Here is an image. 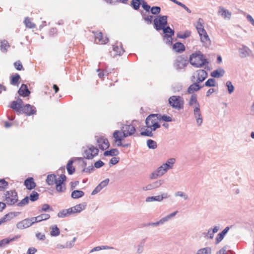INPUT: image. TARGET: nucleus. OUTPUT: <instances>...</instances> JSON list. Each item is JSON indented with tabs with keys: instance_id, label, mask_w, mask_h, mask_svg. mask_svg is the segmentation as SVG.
<instances>
[{
	"instance_id": "obj_7",
	"label": "nucleus",
	"mask_w": 254,
	"mask_h": 254,
	"mask_svg": "<svg viewBox=\"0 0 254 254\" xmlns=\"http://www.w3.org/2000/svg\"><path fill=\"white\" fill-rule=\"evenodd\" d=\"M188 63L189 61L187 57L182 55L177 57L174 66L176 70L180 71L187 66Z\"/></svg>"
},
{
	"instance_id": "obj_34",
	"label": "nucleus",
	"mask_w": 254,
	"mask_h": 254,
	"mask_svg": "<svg viewBox=\"0 0 254 254\" xmlns=\"http://www.w3.org/2000/svg\"><path fill=\"white\" fill-rule=\"evenodd\" d=\"M176 162V159L174 158H170L168 159L166 162L163 164L164 167L168 170L172 169Z\"/></svg>"
},
{
	"instance_id": "obj_4",
	"label": "nucleus",
	"mask_w": 254,
	"mask_h": 254,
	"mask_svg": "<svg viewBox=\"0 0 254 254\" xmlns=\"http://www.w3.org/2000/svg\"><path fill=\"white\" fill-rule=\"evenodd\" d=\"M83 156L87 159H93L99 153V149L93 145H88L87 147H83Z\"/></svg>"
},
{
	"instance_id": "obj_24",
	"label": "nucleus",
	"mask_w": 254,
	"mask_h": 254,
	"mask_svg": "<svg viewBox=\"0 0 254 254\" xmlns=\"http://www.w3.org/2000/svg\"><path fill=\"white\" fill-rule=\"evenodd\" d=\"M50 218V215L49 214L43 213L38 216L32 217V219L34 224L36 223L40 222L43 220H46Z\"/></svg>"
},
{
	"instance_id": "obj_20",
	"label": "nucleus",
	"mask_w": 254,
	"mask_h": 254,
	"mask_svg": "<svg viewBox=\"0 0 254 254\" xmlns=\"http://www.w3.org/2000/svg\"><path fill=\"white\" fill-rule=\"evenodd\" d=\"M197 83H200L204 81L207 77V73L204 69H199L196 71Z\"/></svg>"
},
{
	"instance_id": "obj_28",
	"label": "nucleus",
	"mask_w": 254,
	"mask_h": 254,
	"mask_svg": "<svg viewBox=\"0 0 254 254\" xmlns=\"http://www.w3.org/2000/svg\"><path fill=\"white\" fill-rule=\"evenodd\" d=\"M113 49L114 52L115 53V55L120 56L125 52L121 43H117L115 45H114L113 46Z\"/></svg>"
},
{
	"instance_id": "obj_21",
	"label": "nucleus",
	"mask_w": 254,
	"mask_h": 254,
	"mask_svg": "<svg viewBox=\"0 0 254 254\" xmlns=\"http://www.w3.org/2000/svg\"><path fill=\"white\" fill-rule=\"evenodd\" d=\"M220 228L218 226H214L213 228H209L206 233L204 234V237L207 239H213L214 234L217 233Z\"/></svg>"
},
{
	"instance_id": "obj_53",
	"label": "nucleus",
	"mask_w": 254,
	"mask_h": 254,
	"mask_svg": "<svg viewBox=\"0 0 254 254\" xmlns=\"http://www.w3.org/2000/svg\"><path fill=\"white\" fill-rule=\"evenodd\" d=\"M113 249L112 247H108V246H98L94 247L93 248L90 252V253H93L96 251H99L102 250H107V249Z\"/></svg>"
},
{
	"instance_id": "obj_56",
	"label": "nucleus",
	"mask_w": 254,
	"mask_h": 254,
	"mask_svg": "<svg viewBox=\"0 0 254 254\" xmlns=\"http://www.w3.org/2000/svg\"><path fill=\"white\" fill-rule=\"evenodd\" d=\"M145 242V239H143L140 242V244L137 246V253L138 254H140L142 253L143 251V247L144 245Z\"/></svg>"
},
{
	"instance_id": "obj_55",
	"label": "nucleus",
	"mask_w": 254,
	"mask_h": 254,
	"mask_svg": "<svg viewBox=\"0 0 254 254\" xmlns=\"http://www.w3.org/2000/svg\"><path fill=\"white\" fill-rule=\"evenodd\" d=\"M20 78V75L18 73H16L14 76L11 77L10 84L12 85H16Z\"/></svg>"
},
{
	"instance_id": "obj_26",
	"label": "nucleus",
	"mask_w": 254,
	"mask_h": 254,
	"mask_svg": "<svg viewBox=\"0 0 254 254\" xmlns=\"http://www.w3.org/2000/svg\"><path fill=\"white\" fill-rule=\"evenodd\" d=\"M24 185L29 190H31L35 188L36 184L33 178H28L24 181Z\"/></svg>"
},
{
	"instance_id": "obj_25",
	"label": "nucleus",
	"mask_w": 254,
	"mask_h": 254,
	"mask_svg": "<svg viewBox=\"0 0 254 254\" xmlns=\"http://www.w3.org/2000/svg\"><path fill=\"white\" fill-rule=\"evenodd\" d=\"M218 14L221 15L224 18L230 19L231 16V12L222 6L219 7Z\"/></svg>"
},
{
	"instance_id": "obj_58",
	"label": "nucleus",
	"mask_w": 254,
	"mask_h": 254,
	"mask_svg": "<svg viewBox=\"0 0 254 254\" xmlns=\"http://www.w3.org/2000/svg\"><path fill=\"white\" fill-rule=\"evenodd\" d=\"M145 201L147 202L152 201H161L159 195L149 196L146 198Z\"/></svg>"
},
{
	"instance_id": "obj_18",
	"label": "nucleus",
	"mask_w": 254,
	"mask_h": 254,
	"mask_svg": "<svg viewBox=\"0 0 254 254\" xmlns=\"http://www.w3.org/2000/svg\"><path fill=\"white\" fill-rule=\"evenodd\" d=\"M95 42L97 44H105L107 43L109 39L108 38H103V34L101 32H97L94 33Z\"/></svg>"
},
{
	"instance_id": "obj_19",
	"label": "nucleus",
	"mask_w": 254,
	"mask_h": 254,
	"mask_svg": "<svg viewBox=\"0 0 254 254\" xmlns=\"http://www.w3.org/2000/svg\"><path fill=\"white\" fill-rule=\"evenodd\" d=\"M122 132L120 130H115L113 133V137L115 138V142L117 143L118 146H121L122 145V141L125 137H123V134L122 135Z\"/></svg>"
},
{
	"instance_id": "obj_54",
	"label": "nucleus",
	"mask_w": 254,
	"mask_h": 254,
	"mask_svg": "<svg viewBox=\"0 0 254 254\" xmlns=\"http://www.w3.org/2000/svg\"><path fill=\"white\" fill-rule=\"evenodd\" d=\"M226 86L227 88L229 94H232L234 91L235 88L233 85L232 84L231 81H227L226 83Z\"/></svg>"
},
{
	"instance_id": "obj_47",
	"label": "nucleus",
	"mask_w": 254,
	"mask_h": 254,
	"mask_svg": "<svg viewBox=\"0 0 254 254\" xmlns=\"http://www.w3.org/2000/svg\"><path fill=\"white\" fill-rule=\"evenodd\" d=\"M0 50L3 52L7 51V49L9 47L8 42L6 40L1 41L0 42Z\"/></svg>"
},
{
	"instance_id": "obj_22",
	"label": "nucleus",
	"mask_w": 254,
	"mask_h": 254,
	"mask_svg": "<svg viewBox=\"0 0 254 254\" xmlns=\"http://www.w3.org/2000/svg\"><path fill=\"white\" fill-rule=\"evenodd\" d=\"M229 230L230 227L227 226L217 235L215 242L216 245L219 244L223 240L225 236L228 232Z\"/></svg>"
},
{
	"instance_id": "obj_44",
	"label": "nucleus",
	"mask_w": 254,
	"mask_h": 254,
	"mask_svg": "<svg viewBox=\"0 0 254 254\" xmlns=\"http://www.w3.org/2000/svg\"><path fill=\"white\" fill-rule=\"evenodd\" d=\"M53 211V209L48 204H44L42 205L41 208L39 210V212H49Z\"/></svg>"
},
{
	"instance_id": "obj_59",
	"label": "nucleus",
	"mask_w": 254,
	"mask_h": 254,
	"mask_svg": "<svg viewBox=\"0 0 254 254\" xmlns=\"http://www.w3.org/2000/svg\"><path fill=\"white\" fill-rule=\"evenodd\" d=\"M182 89V86L181 84L177 83L174 84L172 87V89L174 93L179 92Z\"/></svg>"
},
{
	"instance_id": "obj_6",
	"label": "nucleus",
	"mask_w": 254,
	"mask_h": 254,
	"mask_svg": "<svg viewBox=\"0 0 254 254\" xmlns=\"http://www.w3.org/2000/svg\"><path fill=\"white\" fill-rule=\"evenodd\" d=\"M5 201L8 205H16L18 202V195L15 190H8L5 193Z\"/></svg>"
},
{
	"instance_id": "obj_46",
	"label": "nucleus",
	"mask_w": 254,
	"mask_h": 254,
	"mask_svg": "<svg viewBox=\"0 0 254 254\" xmlns=\"http://www.w3.org/2000/svg\"><path fill=\"white\" fill-rule=\"evenodd\" d=\"M147 145L149 149H154L157 147V143L152 139L147 140Z\"/></svg>"
},
{
	"instance_id": "obj_51",
	"label": "nucleus",
	"mask_w": 254,
	"mask_h": 254,
	"mask_svg": "<svg viewBox=\"0 0 254 254\" xmlns=\"http://www.w3.org/2000/svg\"><path fill=\"white\" fill-rule=\"evenodd\" d=\"M39 196V194L37 192L33 191L28 197L29 198V200L31 201H35L38 199Z\"/></svg>"
},
{
	"instance_id": "obj_52",
	"label": "nucleus",
	"mask_w": 254,
	"mask_h": 254,
	"mask_svg": "<svg viewBox=\"0 0 254 254\" xmlns=\"http://www.w3.org/2000/svg\"><path fill=\"white\" fill-rule=\"evenodd\" d=\"M205 86L207 87H215L216 86V81L213 78L208 79L205 82Z\"/></svg>"
},
{
	"instance_id": "obj_64",
	"label": "nucleus",
	"mask_w": 254,
	"mask_h": 254,
	"mask_svg": "<svg viewBox=\"0 0 254 254\" xmlns=\"http://www.w3.org/2000/svg\"><path fill=\"white\" fill-rule=\"evenodd\" d=\"M14 67L18 70H21L23 69V65L19 61H16L14 63Z\"/></svg>"
},
{
	"instance_id": "obj_41",
	"label": "nucleus",
	"mask_w": 254,
	"mask_h": 254,
	"mask_svg": "<svg viewBox=\"0 0 254 254\" xmlns=\"http://www.w3.org/2000/svg\"><path fill=\"white\" fill-rule=\"evenodd\" d=\"M195 254H211V249L208 247L200 249Z\"/></svg>"
},
{
	"instance_id": "obj_36",
	"label": "nucleus",
	"mask_w": 254,
	"mask_h": 254,
	"mask_svg": "<svg viewBox=\"0 0 254 254\" xmlns=\"http://www.w3.org/2000/svg\"><path fill=\"white\" fill-rule=\"evenodd\" d=\"M84 192L80 190H74L71 193V197L73 199H78L83 197Z\"/></svg>"
},
{
	"instance_id": "obj_33",
	"label": "nucleus",
	"mask_w": 254,
	"mask_h": 254,
	"mask_svg": "<svg viewBox=\"0 0 254 254\" xmlns=\"http://www.w3.org/2000/svg\"><path fill=\"white\" fill-rule=\"evenodd\" d=\"M178 211H174V212L171 213L170 214L167 215V216L162 218L159 220L161 225H163L165 223L169 221L170 220L173 218L178 213Z\"/></svg>"
},
{
	"instance_id": "obj_12",
	"label": "nucleus",
	"mask_w": 254,
	"mask_h": 254,
	"mask_svg": "<svg viewBox=\"0 0 254 254\" xmlns=\"http://www.w3.org/2000/svg\"><path fill=\"white\" fill-rule=\"evenodd\" d=\"M36 112L37 110L35 107L29 104H27L23 107L21 114H24L27 116H30L36 114Z\"/></svg>"
},
{
	"instance_id": "obj_35",
	"label": "nucleus",
	"mask_w": 254,
	"mask_h": 254,
	"mask_svg": "<svg viewBox=\"0 0 254 254\" xmlns=\"http://www.w3.org/2000/svg\"><path fill=\"white\" fill-rule=\"evenodd\" d=\"M119 151L117 148L111 149L109 150L105 151L104 152V155L105 156H116L119 154Z\"/></svg>"
},
{
	"instance_id": "obj_40",
	"label": "nucleus",
	"mask_w": 254,
	"mask_h": 254,
	"mask_svg": "<svg viewBox=\"0 0 254 254\" xmlns=\"http://www.w3.org/2000/svg\"><path fill=\"white\" fill-rule=\"evenodd\" d=\"M57 215L59 218H64L70 216V214L68 209H65L60 211Z\"/></svg>"
},
{
	"instance_id": "obj_45",
	"label": "nucleus",
	"mask_w": 254,
	"mask_h": 254,
	"mask_svg": "<svg viewBox=\"0 0 254 254\" xmlns=\"http://www.w3.org/2000/svg\"><path fill=\"white\" fill-rule=\"evenodd\" d=\"M24 23L26 27L29 28H34L35 27L36 25L32 22L29 18L26 17L25 18Z\"/></svg>"
},
{
	"instance_id": "obj_27",
	"label": "nucleus",
	"mask_w": 254,
	"mask_h": 254,
	"mask_svg": "<svg viewBox=\"0 0 254 254\" xmlns=\"http://www.w3.org/2000/svg\"><path fill=\"white\" fill-rule=\"evenodd\" d=\"M20 235H17L15 237L10 238H5L0 241V248L4 247L6 245L8 244L10 242L15 241L16 239L20 238Z\"/></svg>"
},
{
	"instance_id": "obj_13",
	"label": "nucleus",
	"mask_w": 254,
	"mask_h": 254,
	"mask_svg": "<svg viewBox=\"0 0 254 254\" xmlns=\"http://www.w3.org/2000/svg\"><path fill=\"white\" fill-rule=\"evenodd\" d=\"M33 224L34 223L32 219V218H26L21 221L18 222L16 224V227L18 229L22 230L28 228Z\"/></svg>"
},
{
	"instance_id": "obj_17",
	"label": "nucleus",
	"mask_w": 254,
	"mask_h": 254,
	"mask_svg": "<svg viewBox=\"0 0 254 254\" xmlns=\"http://www.w3.org/2000/svg\"><path fill=\"white\" fill-rule=\"evenodd\" d=\"M239 56L241 58H245L250 56L251 50L250 49L245 45H242V47L238 49Z\"/></svg>"
},
{
	"instance_id": "obj_62",
	"label": "nucleus",
	"mask_w": 254,
	"mask_h": 254,
	"mask_svg": "<svg viewBox=\"0 0 254 254\" xmlns=\"http://www.w3.org/2000/svg\"><path fill=\"white\" fill-rule=\"evenodd\" d=\"M158 117H159V121L162 120L163 121H165V122H172V118H171L169 116L165 115H164L163 116H161V115L158 114Z\"/></svg>"
},
{
	"instance_id": "obj_39",
	"label": "nucleus",
	"mask_w": 254,
	"mask_h": 254,
	"mask_svg": "<svg viewBox=\"0 0 254 254\" xmlns=\"http://www.w3.org/2000/svg\"><path fill=\"white\" fill-rule=\"evenodd\" d=\"M189 104L190 106H192L193 105V104H195V106H198V107H200L199 104L197 100V96L196 94H192L191 96Z\"/></svg>"
},
{
	"instance_id": "obj_9",
	"label": "nucleus",
	"mask_w": 254,
	"mask_h": 254,
	"mask_svg": "<svg viewBox=\"0 0 254 254\" xmlns=\"http://www.w3.org/2000/svg\"><path fill=\"white\" fill-rule=\"evenodd\" d=\"M161 30L165 35L164 36V40H166V43L171 45L172 44V36L174 35V31L169 26H165Z\"/></svg>"
},
{
	"instance_id": "obj_48",
	"label": "nucleus",
	"mask_w": 254,
	"mask_h": 254,
	"mask_svg": "<svg viewBox=\"0 0 254 254\" xmlns=\"http://www.w3.org/2000/svg\"><path fill=\"white\" fill-rule=\"evenodd\" d=\"M153 130L150 128H147L145 130L142 131L140 132V134L142 136H146L149 137H152L153 134L152 133Z\"/></svg>"
},
{
	"instance_id": "obj_57",
	"label": "nucleus",
	"mask_w": 254,
	"mask_h": 254,
	"mask_svg": "<svg viewBox=\"0 0 254 254\" xmlns=\"http://www.w3.org/2000/svg\"><path fill=\"white\" fill-rule=\"evenodd\" d=\"M175 196L176 197L180 196L182 198H183L185 200H187L189 199L188 195L185 193V192L181 191H178L175 193Z\"/></svg>"
},
{
	"instance_id": "obj_1",
	"label": "nucleus",
	"mask_w": 254,
	"mask_h": 254,
	"mask_svg": "<svg viewBox=\"0 0 254 254\" xmlns=\"http://www.w3.org/2000/svg\"><path fill=\"white\" fill-rule=\"evenodd\" d=\"M66 177L65 175L61 174L60 177L57 179L55 174L48 175L46 182L49 185L53 186L56 185V189L58 192H64L66 189L64 182L66 181Z\"/></svg>"
},
{
	"instance_id": "obj_3",
	"label": "nucleus",
	"mask_w": 254,
	"mask_h": 254,
	"mask_svg": "<svg viewBox=\"0 0 254 254\" xmlns=\"http://www.w3.org/2000/svg\"><path fill=\"white\" fill-rule=\"evenodd\" d=\"M158 114H151L149 115L145 120V124L147 128H150L153 130H155L157 128L160 127L161 126L159 124V121Z\"/></svg>"
},
{
	"instance_id": "obj_29",
	"label": "nucleus",
	"mask_w": 254,
	"mask_h": 254,
	"mask_svg": "<svg viewBox=\"0 0 254 254\" xmlns=\"http://www.w3.org/2000/svg\"><path fill=\"white\" fill-rule=\"evenodd\" d=\"M199 35L200 37L201 41L204 44L205 46H208L210 44V39L206 31L203 33L199 34Z\"/></svg>"
},
{
	"instance_id": "obj_37",
	"label": "nucleus",
	"mask_w": 254,
	"mask_h": 254,
	"mask_svg": "<svg viewBox=\"0 0 254 254\" xmlns=\"http://www.w3.org/2000/svg\"><path fill=\"white\" fill-rule=\"evenodd\" d=\"M173 49L178 53H181L185 51V46L180 42H177L173 45Z\"/></svg>"
},
{
	"instance_id": "obj_32",
	"label": "nucleus",
	"mask_w": 254,
	"mask_h": 254,
	"mask_svg": "<svg viewBox=\"0 0 254 254\" xmlns=\"http://www.w3.org/2000/svg\"><path fill=\"white\" fill-rule=\"evenodd\" d=\"M197 82L190 85L188 88L187 92L189 94H192L194 92L198 91L201 88Z\"/></svg>"
},
{
	"instance_id": "obj_23",
	"label": "nucleus",
	"mask_w": 254,
	"mask_h": 254,
	"mask_svg": "<svg viewBox=\"0 0 254 254\" xmlns=\"http://www.w3.org/2000/svg\"><path fill=\"white\" fill-rule=\"evenodd\" d=\"M18 93L21 96L26 97L30 94V91L28 89L27 85L22 84L18 91Z\"/></svg>"
},
{
	"instance_id": "obj_43",
	"label": "nucleus",
	"mask_w": 254,
	"mask_h": 254,
	"mask_svg": "<svg viewBox=\"0 0 254 254\" xmlns=\"http://www.w3.org/2000/svg\"><path fill=\"white\" fill-rule=\"evenodd\" d=\"M200 21H202V20L200 18L198 19V22L196 25V28L197 30L198 34H200L201 33H203L205 32V30L204 29L202 24Z\"/></svg>"
},
{
	"instance_id": "obj_50",
	"label": "nucleus",
	"mask_w": 254,
	"mask_h": 254,
	"mask_svg": "<svg viewBox=\"0 0 254 254\" xmlns=\"http://www.w3.org/2000/svg\"><path fill=\"white\" fill-rule=\"evenodd\" d=\"M156 171L157 173L159 174V175L162 176L167 172L168 170L164 167L163 164H162L157 168Z\"/></svg>"
},
{
	"instance_id": "obj_15",
	"label": "nucleus",
	"mask_w": 254,
	"mask_h": 254,
	"mask_svg": "<svg viewBox=\"0 0 254 254\" xmlns=\"http://www.w3.org/2000/svg\"><path fill=\"white\" fill-rule=\"evenodd\" d=\"M193 116L196 120V124L198 126H200L203 122L202 117L200 112V107L195 106L193 109Z\"/></svg>"
},
{
	"instance_id": "obj_16",
	"label": "nucleus",
	"mask_w": 254,
	"mask_h": 254,
	"mask_svg": "<svg viewBox=\"0 0 254 254\" xmlns=\"http://www.w3.org/2000/svg\"><path fill=\"white\" fill-rule=\"evenodd\" d=\"M164 183V180H159L155 181L151 184H148L142 188V190L144 191L152 190L160 187Z\"/></svg>"
},
{
	"instance_id": "obj_8",
	"label": "nucleus",
	"mask_w": 254,
	"mask_h": 254,
	"mask_svg": "<svg viewBox=\"0 0 254 254\" xmlns=\"http://www.w3.org/2000/svg\"><path fill=\"white\" fill-rule=\"evenodd\" d=\"M167 16L161 15L158 16V18L154 19V28L157 31H159L163 29L167 24Z\"/></svg>"
},
{
	"instance_id": "obj_10",
	"label": "nucleus",
	"mask_w": 254,
	"mask_h": 254,
	"mask_svg": "<svg viewBox=\"0 0 254 254\" xmlns=\"http://www.w3.org/2000/svg\"><path fill=\"white\" fill-rule=\"evenodd\" d=\"M135 131V127L131 124L124 125L121 127V132L123 134V137L131 136Z\"/></svg>"
},
{
	"instance_id": "obj_61",
	"label": "nucleus",
	"mask_w": 254,
	"mask_h": 254,
	"mask_svg": "<svg viewBox=\"0 0 254 254\" xmlns=\"http://www.w3.org/2000/svg\"><path fill=\"white\" fill-rule=\"evenodd\" d=\"M190 35V32L189 31H186L184 33H179L177 34V37L181 39H186Z\"/></svg>"
},
{
	"instance_id": "obj_5",
	"label": "nucleus",
	"mask_w": 254,
	"mask_h": 254,
	"mask_svg": "<svg viewBox=\"0 0 254 254\" xmlns=\"http://www.w3.org/2000/svg\"><path fill=\"white\" fill-rule=\"evenodd\" d=\"M168 103L173 108L180 110L183 108L184 101L181 96L173 95L169 98Z\"/></svg>"
},
{
	"instance_id": "obj_2",
	"label": "nucleus",
	"mask_w": 254,
	"mask_h": 254,
	"mask_svg": "<svg viewBox=\"0 0 254 254\" xmlns=\"http://www.w3.org/2000/svg\"><path fill=\"white\" fill-rule=\"evenodd\" d=\"M190 64L194 67H202L208 64L207 59L203 58V55L200 51L196 52L190 55L189 58Z\"/></svg>"
},
{
	"instance_id": "obj_49",
	"label": "nucleus",
	"mask_w": 254,
	"mask_h": 254,
	"mask_svg": "<svg viewBox=\"0 0 254 254\" xmlns=\"http://www.w3.org/2000/svg\"><path fill=\"white\" fill-rule=\"evenodd\" d=\"M60 229L58 228L57 225H54L52 227V230L50 232L52 236H57L60 234Z\"/></svg>"
},
{
	"instance_id": "obj_11",
	"label": "nucleus",
	"mask_w": 254,
	"mask_h": 254,
	"mask_svg": "<svg viewBox=\"0 0 254 254\" xmlns=\"http://www.w3.org/2000/svg\"><path fill=\"white\" fill-rule=\"evenodd\" d=\"M86 206L87 203L86 202H83L68 209L71 215L80 213L86 208Z\"/></svg>"
},
{
	"instance_id": "obj_31",
	"label": "nucleus",
	"mask_w": 254,
	"mask_h": 254,
	"mask_svg": "<svg viewBox=\"0 0 254 254\" xmlns=\"http://www.w3.org/2000/svg\"><path fill=\"white\" fill-rule=\"evenodd\" d=\"M225 70L223 68H219L211 72L210 75L214 78H219L223 76Z\"/></svg>"
},
{
	"instance_id": "obj_63",
	"label": "nucleus",
	"mask_w": 254,
	"mask_h": 254,
	"mask_svg": "<svg viewBox=\"0 0 254 254\" xmlns=\"http://www.w3.org/2000/svg\"><path fill=\"white\" fill-rule=\"evenodd\" d=\"M8 183L4 179L0 180V191L4 190L8 186Z\"/></svg>"
},
{
	"instance_id": "obj_38",
	"label": "nucleus",
	"mask_w": 254,
	"mask_h": 254,
	"mask_svg": "<svg viewBox=\"0 0 254 254\" xmlns=\"http://www.w3.org/2000/svg\"><path fill=\"white\" fill-rule=\"evenodd\" d=\"M73 163V159H70L68 161L66 165V169L68 174L72 175L75 172V168L72 166Z\"/></svg>"
},
{
	"instance_id": "obj_42",
	"label": "nucleus",
	"mask_w": 254,
	"mask_h": 254,
	"mask_svg": "<svg viewBox=\"0 0 254 254\" xmlns=\"http://www.w3.org/2000/svg\"><path fill=\"white\" fill-rule=\"evenodd\" d=\"M29 202V198L28 196L25 197L23 199H22L19 202H17L16 205L18 207H23L26 205L28 204Z\"/></svg>"
},
{
	"instance_id": "obj_14",
	"label": "nucleus",
	"mask_w": 254,
	"mask_h": 254,
	"mask_svg": "<svg viewBox=\"0 0 254 254\" xmlns=\"http://www.w3.org/2000/svg\"><path fill=\"white\" fill-rule=\"evenodd\" d=\"M97 143L99 148L102 150H105L110 146V143L107 138L104 137H99L97 139Z\"/></svg>"
},
{
	"instance_id": "obj_60",
	"label": "nucleus",
	"mask_w": 254,
	"mask_h": 254,
	"mask_svg": "<svg viewBox=\"0 0 254 254\" xmlns=\"http://www.w3.org/2000/svg\"><path fill=\"white\" fill-rule=\"evenodd\" d=\"M150 11L152 14H158L161 11V8L158 6H153L150 8Z\"/></svg>"
},
{
	"instance_id": "obj_30",
	"label": "nucleus",
	"mask_w": 254,
	"mask_h": 254,
	"mask_svg": "<svg viewBox=\"0 0 254 254\" xmlns=\"http://www.w3.org/2000/svg\"><path fill=\"white\" fill-rule=\"evenodd\" d=\"M23 106H21L20 105L18 104L14 101H13L9 107L12 109L17 113V115L21 114V111Z\"/></svg>"
}]
</instances>
